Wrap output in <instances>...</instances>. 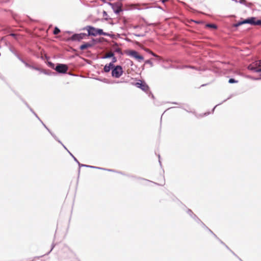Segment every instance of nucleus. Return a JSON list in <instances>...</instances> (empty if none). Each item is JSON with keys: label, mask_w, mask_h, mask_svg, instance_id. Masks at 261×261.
Instances as JSON below:
<instances>
[{"label": "nucleus", "mask_w": 261, "mask_h": 261, "mask_svg": "<svg viewBox=\"0 0 261 261\" xmlns=\"http://www.w3.org/2000/svg\"><path fill=\"white\" fill-rule=\"evenodd\" d=\"M86 30L88 31L87 36H96L97 35H106L107 34L104 33L101 29H96L92 26H87L86 28Z\"/></svg>", "instance_id": "nucleus-1"}, {"label": "nucleus", "mask_w": 261, "mask_h": 261, "mask_svg": "<svg viewBox=\"0 0 261 261\" xmlns=\"http://www.w3.org/2000/svg\"><path fill=\"white\" fill-rule=\"evenodd\" d=\"M245 23H249L253 25H261V20H256L255 17H252L239 22L236 24V26L238 27Z\"/></svg>", "instance_id": "nucleus-2"}, {"label": "nucleus", "mask_w": 261, "mask_h": 261, "mask_svg": "<svg viewBox=\"0 0 261 261\" xmlns=\"http://www.w3.org/2000/svg\"><path fill=\"white\" fill-rule=\"evenodd\" d=\"M123 72L122 68L121 66L117 65L114 66L112 70V76L115 78L120 77Z\"/></svg>", "instance_id": "nucleus-3"}, {"label": "nucleus", "mask_w": 261, "mask_h": 261, "mask_svg": "<svg viewBox=\"0 0 261 261\" xmlns=\"http://www.w3.org/2000/svg\"><path fill=\"white\" fill-rule=\"evenodd\" d=\"M248 68L256 72H261V60L255 61L253 64H250Z\"/></svg>", "instance_id": "nucleus-4"}, {"label": "nucleus", "mask_w": 261, "mask_h": 261, "mask_svg": "<svg viewBox=\"0 0 261 261\" xmlns=\"http://www.w3.org/2000/svg\"><path fill=\"white\" fill-rule=\"evenodd\" d=\"M109 4L112 6V8L114 11V12L116 14L119 13L120 12L122 11V4L120 3H117L114 4L109 3Z\"/></svg>", "instance_id": "nucleus-5"}, {"label": "nucleus", "mask_w": 261, "mask_h": 261, "mask_svg": "<svg viewBox=\"0 0 261 261\" xmlns=\"http://www.w3.org/2000/svg\"><path fill=\"white\" fill-rule=\"evenodd\" d=\"M68 66L65 64H58L56 66L55 70L59 73H65L68 70Z\"/></svg>", "instance_id": "nucleus-6"}, {"label": "nucleus", "mask_w": 261, "mask_h": 261, "mask_svg": "<svg viewBox=\"0 0 261 261\" xmlns=\"http://www.w3.org/2000/svg\"><path fill=\"white\" fill-rule=\"evenodd\" d=\"M87 36L85 33L76 34L72 36L71 40L73 41H80Z\"/></svg>", "instance_id": "nucleus-7"}, {"label": "nucleus", "mask_w": 261, "mask_h": 261, "mask_svg": "<svg viewBox=\"0 0 261 261\" xmlns=\"http://www.w3.org/2000/svg\"><path fill=\"white\" fill-rule=\"evenodd\" d=\"M135 85L138 88H139L141 89L143 91L147 92L149 90V87L144 82H141V83H136Z\"/></svg>", "instance_id": "nucleus-8"}, {"label": "nucleus", "mask_w": 261, "mask_h": 261, "mask_svg": "<svg viewBox=\"0 0 261 261\" xmlns=\"http://www.w3.org/2000/svg\"><path fill=\"white\" fill-rule=\"evenodd\" d=\"M114 65L112 63H110L109 64H107L105 66L103 70L106 72H109L111 69L112 70Z\"/></svg>", "instance_id": "nucleus-9"}, {"label": "nucleus", "mask_w": 261, "mask_h": 261, "mask_svg": "<svg viewBox=\"0 0 261 261\" xmlns=\"http://www.w3.org/2000/svg\"><path fill=\"white\" fill-rule=\"evenodd\" d=\"M93 43H89V42H87V43H85L83 44H82V45H81L80 46V49L81 50H85L89 47H91L93 46Z\"/></svg>", "instance_id": "nucleus-10"}, {"label": "nucleus", "mask_w": 261, "mask_h": 261, "mask_svg": "<svg viewBox=\"0 0 261 261\" xmlns=\"http://www.w3.org/2000/svg\"><path fill=\"white\" fill-rule=\"evenodd\" d=\"M139 54L138 53L137 51H135V50H131L128 53V55L132 56L133 57L136 58V57H137V56Z\"/></svg>", "instance_id": "nucleus-11"}, {"label": "nucleus", "mask_w": 261, "mask_h": 261, "mask_svg": "<svg viewBox=\"0 0 261 261\" xmlns=\"http://www.w3.org/2000/svg\"><path fill=\"white\" fill-rule=\"evenodd\" d=\"M113 56H114V53H112V51H110V52L107 53L105 54V58H109L112 57Z\"/></svg>", "instance_id": "nucleus-12"}, {"label": "nucleus", "mask_w": 261, "mask_h": 261, "mask_svg": "<svg viewBox=\"0 0 261 261\" xmlns=\"http://www.w3.org/2000/svg\"><path fill=\"white\" fill-rule=\"evenodd\" d=\"M205 27L214 29H216L217 28V25L214 24H206L205 25Z\"/></svg>", "instance_id": "nucleus-13"}, {"label": "nucleus", "mask_w": 261, "mask_h": 261, "mask_svg": "<svg viewBox=\"0 0 261 261\" xmlns=\"http://www.w3.org/2000/svg\"><path fill=\"white\" fill-rule=\"evenodd\" d=\"M135 59H137V60H138L139 61H140H140H141L143 60L144 58H143V56H141V55H139V54H138V55L137 56V57H136V58H135Z\"/></svg>", "instance_id": "nucleus-14"}, {"label": "nucleus", "mask_w": 261, "mask_h": 261, "mask_svg": "<svg viewBox=\"0 0 261 261\" xmlns=\"http://www.w3.org/2000/svg\"><path fill=\"white\" fill-rule=\"evenodd\" d=\"M60 32V30L57 27H56L54 31V34L57 35Z\"/></svg>", "instance_id": "nucleus-15"}, {"label": "nucleus", "mask_w": 261, "mask_h": 261, "mask_svg": "<svg viewBox=\"0 0 261 261\" xmlns=\"http://www.w3.org/2000/svg\"><path fill=\"white\" fill-rule=\"evenodd\" d=\"M228 82H229V83H230V84H232V83H237V82H238V81H236V80H235L234 79H230L229 80Z\"/></svg>", "instance_id": "nucleus-16"}, {"label": "nucleus", "mask_w": 261, "mask_h": 261, "mask_svg": "<svg viewBox=\"0 0 261 261\" xmlns=\"http://www.w3.org/2000/svg\"><path fill=\"white\" fill-rule=\"evenodd\" d=\"M32 68H33V69H36V70H37L40 71V72L41 73H45V72L44 70H42V69H39V68H35V67H32Z\"/></svg>", "instance_id": "nucleus-17"}, {"label": "nucleus", "mask_w": 261, "mask_h": 261, "mask_svg": "<svg viewBox=\"0 0 261 261\" xmlns=\"http://www.w3.org/2000/svg\"><path fill=\"white\" fill-rule=\"evenodd\" d=\"M240 2L242 4H245L246 2L245 0H240Z\"/></svg>", "instance_id": "nucleus-18"}, {"label": "nucleus", "mask_w": 261, "mask_h": 261, "mask_svg": "<svg viewBox=\"0 0 261 261\" xmlns=\"http://www.w3.org/2000/svg\"><path fill=\"white\" fill-rule=\"evenodd\" d=\"M113 62H115L116 61V58L115 57H113Z\"/></svg>", "instance_id": "nucleus-19"}, {"label": "nucleus", "mask_w": 261, "mask_h": 261, "mask_svg": "<svg viewBox=\"0 0 261 261\" xmlns=\"http://www.w3.org/2000/svg\"><path fill=\"white\" fill-rule=\"evenodd\" d=\"M160 1H162V3H164L166 2H167L168 0H160Z\"/></svg>", "instance_id": "nucleus-20"}, {"label": "nucleus", "mask_w": 261, "mask_h": 261, "mask_svg": "<svg viewBox=\"0 0 261 261\" xmlns=\"http://www.w3.org/2000/svg\"><path fill=\"white\" fill-rule=\"evenodd\" d=\"M116 51H117V52H120V48H117L116 49Z\"/></svg>", "instance_id": "nucleus-21"}, {"label": "nucleus", "mask_w": 261, "mask_h": 261, "mask_svg": "<svg viewBox=\"0 0 261 261\" xmlns=\"http://www.w3.org/2000/svg\"><path fill=\"white\" fill-rule=\"evenodd\" d=\"M152 55H153V56L157 57V56H156V55H155L154 54H153V53H152Z\"/></svg>", "instance_id": "nucleus-22"}]
</instances>
